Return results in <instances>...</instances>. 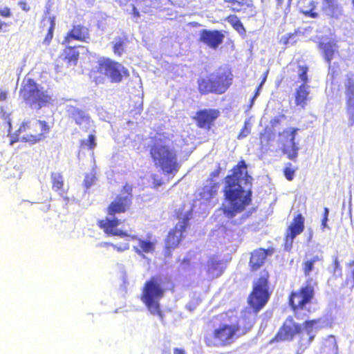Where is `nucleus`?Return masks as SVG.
<instances>
[{
    "label": "nucleus",
    "mask_w": 354,
    "mask_h": 354,
    "mask_svg": "<svg viewBox=\"0 0 354 354\" xmlns=\"http://www.w3.org/2000/svg\"><path fill=\"white\" fill-rule=\"evenodd\" d=\"M328 341L334 344V346L335 347V349L337 350V342L335 341V337L333 335H330L328 337Z\"/></svg>",
    "instance_id": "obj_50"
},
{
    "label": "nucleus",
    "mask_w": 354,
    "mask_h": 354,
    "mask_svg": "<svg viewBox=\"0 0 354 354\" xmlns=\"http://www.w3.org/2000/svg\"><path fill=\"white\" fill-rule=\"evenodd\" d=\"M295 169L292 167L291 163H288L284 169V175L287 180H292L294 178Z\"/></svg>",
    "instance_id": "obj_37"
},
{
    "label": "nucleus",
    "mask_w": 354,
    "mask_h": 354,
    "mask_svg": "<svg viewBox=\"0 0 354 354\" xmlns=\"http://www.w3.org/2000/svg\"><path fill=\"white\" fill-rule=\"evenodd\" d=\"M225 2L231 4L233 10L239 12L245 10L252 5V0H224Z\"/></svg>",
    "instance_id": "obj_30"
},
{
    "label": "nucleus",
    "mask_w": 354,
    "mask_h": 354,
    "mask_svg": "<svg viewBox=\"0 0 354 354\" xmlns=\"http://www.w3.org/2000/svg\"><path fill=\"white\" fill-rule=\"evenodd\" d=\"M223 39V34L218 30H203L201 32V41L213 49L218 48Z\"/></svg>",
    "instance_id": "obj_18"
},
{
    "label": "nucleus",
    "mask_w": 354,
    "mask_h": 354,
    "mask_svg": "<svg viewBox=\"0 0 354 354\" xmlns=\"http://www.w3.org/2000/svg\"><path fill=\"white\" fill-rule=\"evenodd\" d=\"M315 324V320L306 321L301 326V324L295 323L292 317H288L279 331L277 338L279 340H291L296 334H300L302 345H309L315 336L316 332L313 328Z\"/></svg>",
    "instance_id": "obj_9"
},
{
    "label": "nucleus",
    "mask_w": 354,
    "mask_h": 354,
    "mask_svg": "<svg viewBox=\"0 0 354 354\" xmlns=\"http://www.w3.org/2000/svg\"><path fill=\"white\" fill-rule=\"evenodd\" d=\"M290 236V234L287 233L286 238V250H290L292 244H290V239H288Z\"/></svg>",
    "instance_id": "obj_45"
},
{
    "label": "nucleus",
    "mask_w": 354,
    "mask_h": 354,
    "mask_svg": "<svg viewBox=\"0 0 354 354\" xmlns=\"http://www.w3.org/2000/svg\"><path fill=\"white\" fill-rule=\"evenodd\" d=\"M250 133V129L247 127L246 124H245L244 128L241 130L240 133L238 136L239 139H242L245 138Z\"/></svg>",
    "instance_id": "obj_43"
},
{
    "label": "nucleus",
    "mask_w": 354,
    "mask_h": 354,
    "mask_svg": "<svg viewBox=\"0 0 354 354\" xmlns=\"http://www.w3.org/2000/svg\"><path fill=\"white\" fill-rule=\"evenodd\" d=\"M174 354H185V351L182 348H175L174 349Z\"/></svg>",
    "instance_id": "obj_51"
},
{
    "label": "nucleus",
    "mask_w": 354,
    "mask_h": 354,
    "mask_svg": "<svg viewBox=\"0 0 354 354\" xmlns=\"http://www.w3.org/2000/svg\"><path fill=\"white\" fill-rule=\"evenodd\" d=\"M278 1H279V3H280V2H281L280 0H278Z\"/></svg>",
    "instance_id": "obj_55"
},
{
    "label": "nucleus",
    "mask_w": 354,
    "mask_h": 354,
    "mask_svg": "<svg viewBox=\"0 0 354 354\" xmlns=\"http://www.w3.org/2000/svg\"><path fill=\"white\" fill-rule=\"evenodd\" d=\"M132 12H133V17L135 18H138L140 17V14H139V12L138 10H137V8L133 6L132 5Z\"/></svg>",
    "instance_id": "obj_49"
},
{
    "label": "nucleus",
    "mask_w": 354,
    "mask_h": 354,
    "mask_svg": "<svg viewBox=\"0 0 354 354\" xmlns=\"http://www.w3.org/2000/svg\"><path fill=\"white\" fill-rule=\"evenodd\" d=\"M34 129V131L38 132L35 134L27 135L26 136H21L20 139L25 142H28L32 144L40 141L44 138V134L48 132L49 128L47 123L44 121L37 120H32L25 122L20 127L19 131L20 132L25 131L26 129Z\"/></svg>",
    "instance_id": "obj_14"
},
{
    "label": "nucleus",
    "mask_w": 354,
    "mask_h": 354,
    "mask_svg": "<svg viewBox=\"0 0 354 354\" xmlns=\"http://www.w3.org/2000/svg\"><path fill=\"white\" fill-rule=\"evenodd\" d=\"M223 272V263L214 258H211L207 265V274L209 279L220 277Z\"/></svg>",
    "instance_id": "obj_21"
},
{
    "label": "nucleus",
    "mask_w": 354,
    "mask_h": 354,
    "mask_svg": "<svg viewBox=\"0 0 354 354\" xmlns=\"http://www.w3.org/2000/svg\"><path fill=\"white\" fill-rule=\"evenodd\" d=\"M322 10L328 16L334 17H337L342 12L336 0H322Z\"/></svg>",
    "instance_id": "obj_23"
},
{
    "label": "nucleus",
    "mask_w": 354,
    "mask_h": 354,
    "mask_svg": "<svg viewBox=\"0 0 354 354\" xmlns=\"http://www.w3.org/2000/svg\"><path fill=\"white\" fill-rule=\"evenodd\" d=\"M310 86L308 84H302L297 89L295 94V102L297 105L304 107L308 100H310Z\"/></svg>",
    "instance_id": "obj_24"
},
{
    "label": "nucleus",
    "mask_w": 354,
    "mask_h": 354,
    "mask_svg": "<svg viewBox=\"0 0 354 354\" xmlns=\"http://www.w3.org/2000/svg\"><path fill=\"white\" fill-rule=\"evenodd\" d=\"M230 23L232 24V26L236 30H237L239 33L245 32V28L242 24V23L240 21V20L234 17H232L230 19Z\"/></svg>",
    "instance_id": "obj_36"
},
{
    "label": "nucleus",
    "mask_w": 354,
    "mask_h": 354,
    "mask_svg": "<svg viewBox=\"0 0 354 354\" xmlns=\"http://www.w3.org/2000/svg\"><path fill=\"white\" fill-rule=\"evenodd\" d=\"M218 189V184L210 182L208 185L204 186L200 192L201 199L204 201H209L216 194Z\"/></svg>",
    "instance_id": "obj_26"
},
{
    "label": "nucleus",
    "mask_w": 354,
    "mask_h": 354,
    "mask_svg": "<svg viewBox=\"0 0 354 354\" xmlns=\"http://www.w3.org/2000/svg\"><path fill=\"white\" fill-rule=\"evenodd\" d=\"M319 48L322 50L326 62L328 64H330L333 57L334 53L335 51V44L334 43V41H321L319 44Z\"/></svg>",
    "instance_id": "obj_27"
},
{
    "label": "nucleus",
    "mask_w": 354,
    "mask_h": 354,
    "mask_svg": "<svg viewBox=\"0 0 354 354\" xmlns=\"http://www.w3.org/2000/svg\"><path fill=\"white\" fill-rule=\"evenodd\" d=\"M328 214H329V209H328V208L325 207L324 210L323 218L322 220V227L323 229L329 228L327 225V222L328 221Z\"/></svg>",
    "instance_id": "obj_40"
},
{
    "label": "nucleus",
    "mask_w": 354,
    "mask_h": 354,
    "mask_svg": "<svg viewBox=\"0 0 354 354\" xmlns=\"http://www.w3.org/2000/svg\"><path fill=\"white\" fill-rule=\"evenodd\" d=\"M258 95V93H256V95L254 96L253 99H252V102L254 100V99L256 98L257 95Z\"/></svg>",
    "instance_id": "obj_53"
},
{
    "label": "nucleus",
    "mask_w": 354,
    "mask_h": 354,
    "mask_svg": "<svg viewBox=\"0 0 354 354\" xmlns=\"http://www.w3.org/2000/svg\"><path fill=\"white\" fill-rule=\"evenodd\" d=\"M73 40L88 42L90 40L88 29L80 25L74 26L73 29L67 34L65 43L68 46V50L64 57H60L57 60L55 65L57 71L62 72L61 68L64 66L69 68L76 65L79 53L74 49L76 46L72 45Z\"/></svg>",
    "instance_id": "obj_7"
},
{
    "label": "nucleus",
    "mask_w": 354,
    "mask_h": 354,
    "mask_svg": "<svg viewBox=\"0 0 354 354\" xmlns=\"http://www.w3.org/2000/svg\"><path fill=\"white\" fill-rule=\"evenodd\" d=\"M8 24L0 19V31L6 32Z\"/></svg>",
    "instance_id": "obj_47"
},
{
    "label": "nucleus",
    "mask_w": 354,
    "mask_h": 354,
    "mask_svg": "<svg viewBox=\"0 0 354 354\" xmlns=\"http://www.w3.org/2000/svg\"><path fill=\"white\" fill-rule=\"evenodd\" d=\"M296 35L295 34H287L283 35L280 39V42L283 44L284 45H288L289 44H293L296 42Z\"/></svg>",
    "instance_id": "obj_35"
},
{
    "label": "nucleus",
    "mask_w": 354,
    "mask_h": 354,
    "mask_svg": "<svg viewBox=\"0 0 354 354\" xmlns=\"http://www.w3.org/2000/svg\"><path fill=\"white\" fill-rule=\"evenodd\" d=\"M111 246L115 249L118 252H124L129 250V244L128 243H123L120 245L111 244Z\"/></svg>",
    "instance_id": "obj_41"
},
{
    "label": "nucleus",
    "mask_w": 354,
    "mask_h": 354,
    "mask_svg": "<svg viewBox=\"0 0 354 354\" xmlns=\"http://www.w3.org/2000/svg\"><path fill=\"white\" fill-rule=\"evenodd\" d=\"M268 299V281L265 278L261 277L254 284L253 290L248 298V303L257 313L266 304Z\"/></svg>",
    "instance_id": "obj_12"
},
{
    "label": "nucleus",
    "mask_w": 354,
    "mask_h": 354,
    "mask_svg": "<svg viewBox=\"0 0 354 354\" xmlns=\"http://www.w3.org/2000/svg\"><path fill=\"white\" fill-rule=\"evenodd\" d=\"M111 244L110 243H108V242H101V243H99L97 245V247H100V248H103V247H107L109 245L111 246Z\"/></svg>",
    "instance_id": "obj_52"
},
{
    "label": "nucleus",
    "mask_w": 354,
    "mask_h": 354,
    "mask_svg": "<svg viewBox=\"0 0 354 354\" xmlns=\"http://www.w3.org/2000/svg\"><path fill=\"white\" fill-rule=\"evenodd\" d=\"M113 52L115 55L121 56L124 51V39L121 37H116L113 41Z\"/></svg>",
    "instance_id": "obj_32"
},
{
    "label": "nucleus",
    "mask_w": 354,
    "mask_h": 354,
    "mask_svg": "<svg viewBox=\"0 0 354 354\" xmlns=\"http://www.w3.org/2000/svg\"><path fill=\"white\" fill-rule=\"evenodd\" d=\"M218 112L213 109L199 111L196 114L198 124L201 128H209L210 124L218 117Z\"/></svg>",
    "instance_id": "obj_20"
},
{
    "label": "nucleus",
    "mask_w": 354,
    "mask_h": 354,
    "mask_svg": "<svg viewBox=\"0 0 354 354\" xmlns=\"http://www.w3.org/2000/svg\"><path fill=\"white\" fill-rule=\"evenodd\" d=\"M324 257L322 252L307 254L302 263L306 285L298 292H292L289 299L290 306L298 319H303L309 313L307 305L314 296V286L317 284V277L323 266Z\"/></svg>",
    "instance_id": "obj_2"
},
{
    "label": "nucleus",
    "mask_w": 354,
    "mask_h": 354,
    "mask_svg": "<svg viewBox=\"0 0 354 354\" xmlns=\"http://www.w3.org/2000/svg\"><path fill=\"white\" fill-rule=\"evenodd\" d=\"M19 6L21 7V8L24 10V11H28L30 10V7L26 4V2H24V1H20L19 3Z\"/></svg>",
    "instance_id": "obj_46"
},
{
    "label": "nucleus",
    "mask_w": 354,
    "mask_h": 354,
    "mask_svg": "<svg viewBox=\"0 0 354 354\" xmlns=\"http://www.w3.org/2000/svg\"><path fill=\"white\" fill-rule=\"evenodd\" d=\"M66 112L70 119L84 131H88L93 126L89 115L82 109L72 105L66 106Z\"/></svg>",
    "instance_id": "obj_16"
},
{
    "label": "nucleus",
    "mask_w": 354,
    "mask_h": 354,
    "mask_svg": "<svg viewBox=\"0 0 354 354\" xmlns=\"http://www.w3.org/2000/svg\"><path fill=\"white\" fill-rule=\"evenodd\" d=\"M120 223V221L118 218H108L104 221H100L99 222V225L109 236L131 237L135 242V244L133 245L134 251L143 259H145V253L153 252L156 248V241L138 238L136 236H131L130 234H128L127 232L117 227Z\"/></svg>",
    "instance_id": "obj_6"
},
{
    "label": "nucleus",
    "mask_w": 354,
    "mask_h": 354,
    "mask_svg": "<svg viewBox=\"0 0 354 354\" xmlns=\"http://www.w3.org/2000/svg\"><path fill=\"white\" fill-rule=\"evenodd\" d=\"M80 143L82 148L87 147L88 149H93L96 146L95 136L90 133L88 138L82 140Z\"/></svg>",
    "instance_id": "obj_33"
},
{
    "label": "nucleus",
    "mask_w": 354,
    "mask_h": 354,
    "mask_svg": "<svg viewBox=\"0 0 354 354\" xmlns=\"http://www.w3.org/2000/svg\"><path fill=\"white\" fill-rule=\"evenodd\" d=\"M0 15L3 17H9L11 15L10 8L8 7H0Z\"/></svg>",
    "instance_id": "obj_42"
},
{
    "label": "nucleus",
    "mask_w": 354,
    "mask_h": 354,
    "mask_svg": "<svg viewBox=\"0 0 354 354\" xmlns=\"http://www.w3.org/2000/svg\"><path fill=\"white\" fill-rule=\"evenodd\" d=\"M132 187L128 185L124 187V193L121 194L110 204L108 208L109 216L106 218H116L115 214L124 212L131 203Z\"/></svg>",
    "instance_id": "obj_15"
},
{
    "label": "nucleus",
    "mask_w": 354,
    "mask_h": 354,
    "mask_svg": "<svg viewBox=\"0 0 354 354\" xmlns=\"http://www.w3.org/2000/svg\"><path fill=\"white\" fill-rule=\"evenodd\" d=\"M261 1L263 2V0H261Z\"/></svg>",
    "instance_id": "obj_56"
},
{
    "label": "nucleus",
    "mask_w": 354,
    "mask_h": 354,
    "mask_svg": "<svg viewBox=\"0 0 354 354\" xmlns=\"http://www.w3.org/2000/svg\"><path fill=\"white\" fill-rule=\"evenodd\" d=\"M267 252L263 249L254 251L251 254L250 264L253 270L259 269L264 263L267 257Z\"/></svg>",
    "instance_id": "obj_25"
},
{
    "label": "nucleus",
    "mask_w": 354,
    "mask_h": 354,
    "mask_svg": "<svg viewBox=\"0 0 354 354\" xmlns=\"http://www.w3.org/2000/svg\"><path fill=\"white\" fill-rule=\"evenodd\" d=\"M304 218L301 214H298L294 219L292 223L289 226L287 233L290 234V244H292L294 239L304 230Z\"/></svg>",
    "instance_id": "obj_22"
},
{
    "label": "nucleus",
    "mask_w": 354,
    "mask_h": 354,
    "mask_svg": "<svg viewBox=\"0 0 354 354\" xmlns=\"http://www.w3.org/2000/svg\"><path fill=\"white\" fill-rule=\"evenodd\" d=\"M299 129L289 127L282 133V137L286 139L283 144V153L288 155L289 159L295 160L298 156L299 143L295 142L296 135Z\"/></svg>",
    "instance_id": "obj_17"
},
{
    "label": "nucleus",
    "mask_w": 354,
    "mask_h": 354,
    "mask_svg": "<svg viewBox=\"0 0 354 354\" xmlns=\"http://www.w3.org/2000/svg\"><path fill=\"white\" fill-rule=\"evenodd\" d=\"M19 95L26 104L35 109H40L53 102L49 92L44 91L30 78H25L23 80Z\"/></svg>",
    "instance_id": "obj_8"
},
{
    "label": "nucleus",
    "mask_w": 354,
    "mask_h": 354,
    "mask_svg": "<svg viewBox=\"0 0 354 354\" xmlns=\"http://www.w3.org/2000/svg\"><path fill=\"white\" fill-rule=\"evenodd\" d=\"M99 72L107 77L112 83H119L124 77L129 76L128 70L120 63L109 58L99 60Z\"/></svg>",
    "instance_id": "obj_11"
},
{
    "label": "nucleus",
    "mask_w": 354,
    "mask_h": 354,
    "mask_svg": "<svg viewBox=\"0 0 354 354\" xmlns=\"http://www.w3.org/2000/svg\"><path fill=\"white\" fill-rule=\"evenodd\" d=\"M252 180L244 160L240 161L232 174L225 178L223 192L226 203L223 204V210L227 218L234 217L250 203Z\"/></svg>",
    "instance_id": "obj_1"
},
{
    "label": "nucleus",
    "mask_w": 354,
    "mask_h": 354,
    "mask_svg": "<svg viewBox=\"0 0 354 354\" xmlns=\"http://www.w3.org/2000/svg\"><path fill=\"white\" fill-rule=\"evenodd\" d=\"M239 331L235 325H221L214 330L212 337H207L206 343L209 346H223L232 344Z\"/></svg>",
    "instance_id": "obj_10"
},
{
    "label": "nucleus",
    "mask_w": 354,
    "mask_h": 354,
    "mask_svg": "<svg viewBox=\"0 0 354 354\" xmlns=\"http://www.w3.org/2000/svg\"><path fill=\"white\" fill-rule=\"evenodd\" d=\"M51 180L53 183V189L58 192L59 194L63 196L64 190L63 189L64 180L62 175L57 172H53L51 174Z\"/></svg>",
    "instance_id": "obj_29"
},
{
    "label": "nucleus",
    "mask_w": 354,
    "mask_h": 354,
    "mask_svg": "<svg viewBox=\"0 0 354 354\" xmlns=\"http://www.w3.org/2000/svg\"><path fill=\"white\" fill-rule=\"evenodd\" d=\"M7 98V93L5 91L0 90V101H4Z\"/></svg>",
    "instance_id": "obj_48"
},
{
    "label": "nucleus",
    "mask_w": 354,
    "mask_h": 354,
    "mask_svg": "<svg viewBox=\"0 0 354 354\" xmlns=\"http://www.w3.org/2000/svg\"><path fill=\"white\" fill-rule=\"evenodd\" d=\"M348 280H353V285L354 286V260L350 263L348 266V274H347Z\"/></svg>",
    "instance_id": "obj_39"
},
{
    "label": "nucleus",
    "mask_w": 354,
    "mask_h": 354,
    "mask_svg": "<svg viewBox=\"0 0 354 354\" xmlns=\"http://www.w3.org/2000/svg\"><path fill=\"white\" fill-rule=\"evenodd\" d=\"M165 292V280L161 277H153L146 281L141 295V301L145 304L151 314L163 319L160 310V300Z\"/></svg>",
    "instance_id": "obj_5"
},
{
    "label": "nucleus",
    "mask_w": 354,
    "mask_h": 354,
    "mask_svg": "<svg viewBox=\"0 0 354 354\" xmlns=\"http://www.w3.org/2000/svg\"><path fill=\"white\" fill-rule=\"evenodd\" d=\"M292 1V0H288V2H289V3H290V1Z\"/></svg>",
    "instance_id": "obj_54"
},
{
    "label": "nucleus",
    "mask_w": 354,
    "mask_h": 354,
    "mask_svg": "<svg viewBox=\"0 0 354 354\" xmlns=\"http://www.w3.org/2000/svg\"><path fill=\"white\" fill-rule=\"evenodd\" d=\"M308 67L304 66H299L298 67V77L303 82V84H307V82H308Z\"/></svg>",
    "instance_id": "obj_34"
},
{
    "label": "nucleus",
    "mask_w": 354,
    "mask_h": 354,
    "mask_svg": "<svg viewBox=\"0 0 354 354\" xmlns=\"http://www.w3.org/2000/svg\"><path fill=\"white\" fill-rule=\"evenodd\" d=\"M298 6L306 15L310 16L311 17L315 18L317 16V13L314 12L315 8V1L313 0H299L298 2Z\"/></svg>",
    "instance_id": "obj_28"
},
{
    "label": "nucleus",
    "mask_w": 354,
    "mask_h": 354,
    "mask_svg": "<svg viewBox=\"0 0 354 354\" xmlns=\"http://www.w3.org/2000/svg\"><path fill=\"white\" fill-rule=\"evenodd\" d=\"M150 153L155 166L160 167L167 175H175L180 167L177 153L174 147L165 143H155Z\"/></svg>",
    "instance_id": "obj_4"
},
{
    "label": "nucleus",
    "mask_w": 354,
    "mask_h": 354,
    "mask_svg": "<svg viewBox=\"0 0 354 354\" xmlns=\"http://www.w3.org/2000/svg\"><path fill=\"white\" fill-rule=\"evenodd\" d=\"M232 75L226 67H220L214 73L198 79V91L202 95L223 94L232 84Z\"/></svg>",
    "instance_id": "obj_3"
},
{
    "label": "nucleus",
    "mask_w": 354,
    "mask_h": 354,
    "mask_svg": "<svg viewBox=\"0 0 354 354\" xmlns=\"http://www.w3.org/2000/svg\"><path fill=\"white\" fill-rule=\"evenodd\" d=\"M345 86L347 112L349 115V122L353 125L354 124V82L351 79H348Z\"/></svg>",
    "instance_id": "obj_19"
},
{
    "label": "nucleus",
    "mask_w": 354,
    "mask_h": 354,
    "mask_svg": "<svg viewBox=\"0 0 354 354\" xmlns=\"http://www.w3.org/2000/svg\"><path fill=\"white\" fill-rule=\"evenodd\" d=\"M192 216V209L190 208L185 214L178 216L179 222L176 225L175 230L170 231L166 239V248L171 249L176 248L180 243L183 232L187 227L188 222Z\"/></svg>",
    "instance_id": "obj_13"
},
{
    "label": "nucleus",
    "mask_w": 354,
    "mask_h": 354,
    "mask_svg": "<svg viewBox=\"0 0 354 354\" xmlns=\"http://www.w3.org/2000/svg\"><path fill=\"white\" fill-rule=\"evenodd\" d=\"M333 267L335 274H336L338 271H339V272L341 271L340 264H339L337 257H335L334 259Z\"/></svg>",
    "instance_id": "obj_44"
},
{
    "label": "nucleus",
    "mask_w": 354,
    "mask_h": 354,
    "mask_svg": "<svg viewBox=\"0 0 354 354\" xmlns=\"http://www.w3.org/2000/svg\"><path fill=\"white\" fill-rule=\"evenodd\" d=\"M46 22L50 24V27L48 28L47 35L44 40V44L48 45L53 37V31L55 27V20L54 17L45 18L43 20L44 24H45Z\"/></svg>",
    "instance_id": "obj_31"
},
{
    "label": "nucleus",
    "mask_w": 354,
    "mask_h": 354,
    "mask_svg": "<svg viewBox=\"0 0 354 354\" xmlns=\"http://www.w3.org/2000/svg\"><path fill=\"white\" fill-rule=\"evenodd\" d=\"M95 180V174L93 172L86 174L84 178V184L86 189H88Z\"/></svg>",
    "instance_id": "obj_38"
}]
</instances>
